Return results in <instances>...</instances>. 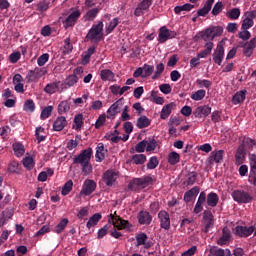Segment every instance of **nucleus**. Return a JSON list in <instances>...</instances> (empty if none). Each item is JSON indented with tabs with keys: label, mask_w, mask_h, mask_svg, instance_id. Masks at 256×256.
<instances>
[{
	"label": "nucleus",
	"mask_w": 256,
	"mask_h": 256,
	"mask_svg": "<svg viewBox=\"0 0 256 256\" xmlns=\"http://www.w3.org/2000/svg\"><path fill=\"white\" fill-rule=\"evenodd\" d=\"M86 41L91 43H99L103 39V22L94 24L86 35Z\"/></svg>",
	"instance_id": "obj_1"
},
{
	"label": "nucleus",
	"mask_w": 256,
	"mask_h": 256,
	"mask_svg": "<svg viewBox=\"0 0 256 256\" xmlns=\"http://www.w3.org/2000/svg\"><path fill=\"white\" fill-rule=\"evenodd\" d=\"M12 147L16 157H23L25 155V146L21 142H15Z\"/></svg>",
	"instance_id": "obj_30"
},
{
	"label": "nucleus",
	"mask_w": 256,
	"mask_h": 256,
	"mask_svg": "<svg viewBox=\"0 0 256 256\" xmlns=\"http://www.w3.org/2000/svg\"><path fill=\"white\" fill-rule=\"evenodd\" d=\"M255 233V226H236L235 235L238 237H249Z\"/></svg>",
	"instance_id": "obj_14"
},
{
	"label": "nucleus",
	"mask_w": 256,
	"mask_h": 256,
	"mask_svg": "<svg viewBox=\"0 0 256 256\" xmlns=\"http://www.w3.org/2000/svg\"><path fill=\"white\" fill-rule=\"evenodd\" d=\"M211 51H213V42H207L205 49L197 54L198 59H205L207 55H211Z\"/></svg>",
	"instance_id": "obj_31"
},
{
	"label": "nucleus",
	"mask_w": 256,
	"mask_h": 256,
	"mask_svg": "<svg viewBox=\"0 0 256 256\" xmlns=\"http://www.w3.org/2000/svg\"><path fill=\"white\" fill-rule=\"evenodd\" d=\"M23 165L26 169H33V167H35V162L31 157H25L23 159Z\"/></svg>",
	"instance_id": "obj_57"
},
{
	"label": "nucleus",
	"mask_w": 256,
	"mask_h": 256,
	"mask_svg": "<svg viewBox=\"0 0 256 256\" xmlns=\"http://www.w3.org/2000/svg\"><path fill=\"white\" fill-rule=\"evenodd\" d=\"M95 46H90L86 52H84L83 55V61L84 63H89V61H91V55L95 54Z\"/></svg>",
	"instance_id": "obj_44"
},
{
	"label": "nucleus",
	"mask_w": 256,
	"mask_h": 256,
	"mask_svg": "<svg viewBox=\"0 0 256 256\" xmlns=\"http://www.w3.org/2000/svg\"><path fill=\"white\" fill-rule=\"evenodd\" d=\"M155 149H157V141L155 139L146 141V151H155Z\"/></svg>",
	"instance_id": "obj_58"
},
{
	"label": "nucleus",
	"mask_w": 256,
	"mask_h": 256,
	"mask_svg": "<svg viewBox=\"0 0 256 256\" xmlns=\"http://www.w3.org/2000/svg\"><path fill=\"white\" fill-rule=\"evenodd\" d=\"M47 74V69L45 68H35L29 72V77L35 81V79H41L44 75Z\"/></svg>",
	"instance_id": "obj_23"
},
{
	"label": "nucleus",
	"mask_w": 256,
	"mask_h": 256,
	"mask_svg": "<svg viewBox=\"0 0 256 256\" xmlns=\"http://www.w3.org/2000/svg\"><path fill=\"white\" fill-rule=\"evenodd\" d=\"M244 20L242 22V30H247V29H251V27H253L254 22L253 19H255L256 17V12L252 11V12H246L244 14Z\"/></svg>",
	"instance_id": "obj_16"
},
{
	"label": "nucleus",
	"mask_w": 256,
	"mask_h": 256,
	"mask_svg": "<svg viewBox=\"0 0 256 256\" xmlns=\"http://www.w3.org/2000/svg\"><path fill=\"white\" fill-rule=\"evenodd\" d=\"M240 16H241V10L239 8H233L228 12H226V17H228V19H231L233 21L237 20V18Z\"/></svg>",
	"instance_id": "obj_38"
},
{
	"label": "nucleus",
	"mask_w": 256,
	"mask_h": 256,
	"mask_svg": "<svg viewBox=\"0 0 256 256\" xmlns=\"http://www.w3.org/2000/svg\"><path fill=\"white\" fill-rule=\"evenodd\" d=\"M232 199H234L236 203H251V201H253V196H251L249 192L243 190H234L232 192Z\"/></svg>",
	"instance_id": "obj_5"
},
{
	"label": "nucleus",
	"mask_w": 256,
	"mask_h": 256,
	"mask_svg": "<svg viewBox=\"0 0 256 256\" xmlns=\"http://www.w3.org/2000/svg\"><path fill=\"white\" fill-rule=\"evenodd\" d=\"M186 177L187 185H195V181H197V172H190Z\"/></svg>",
	"instance_id": "obj_56"
},
{
	"label": "nucleus",
	"mask_w": 256,
	"mask_h": 256,
	"mask_svg": "<svg viewBox=\"0 0 256 256\" xmlns=\"http://www.w3.org/2000/svg\"><path fill=\"white\" fill-rule=\"evenodd\" d=\"M131 161L134 165H143L147 161V156L145 154H135L132 156Z\"/></svg>",
	"instance_id": "obj_36"
},
{
	"label": "nucleus",
	"mask_w": 256,
	"mask_h": 256,
	"mask_svg": "<svg viewBox=\"0 0 256 256\" xmlns=\"http://www.w3.org/2000/svg\"><path fill=\"white\" fill-rule=\"evenodd\" d=\"M193 7H195V5L186 3L182 6H176L174 8V12L176 13V15H179V13H181V11H191V9H193Z\"/></svg>",
	"instance_id": "obj_43"
},
{
	"label": "nucleus",
	"mask_w": 256,
	"mask_h": 256,
	"mask_svg": "<svg viewBox=\"0 0 256 256\" xmlns=\"http://www.w3.org/2000/svg\"><path fill=\"white\" fill-rule=\"evenodd\" d=\"M124 108H125V98H120L114 104H112L110 108L107 110L108 119H110V117H115V115H117L120 111H123Z\"/></svg>",
	"instance_id": "obj_7"
},
{
	"label": "nucleus",
	"mask_w": 256,
	"mask_h": 256,
	"mask_svg": "<svg viewBox=\"0 0 256 256\" xmlns=\"http://www.w3.org/2000/svg\"><path fill=\"white\" fill-rule=\"evenodd\" d=\"M79 17H81V12L79 10L72 12L64 22L65 29H69V27H73L75 23H77V19H79Z\"/></svg>",
	"instance_id": "obj_18"
},
{
	"label": "nucleus",
	"mask_w": 256,
	"mask_h": 256,
	"mask_svg": "<svg viewBox=\"0 0 256 256\" xmlns=\"http://www.w3.org/2000/svg\"><path fill=\"white\" fill-rule=\"evenodd\" d=\"M181 161V156L177 152H170L168 154V163L170 165H177Z\"/></svg>",
	"instance_id": "obj_37"
},
{
	"label": "nucleus",
	"mask_w": 256,
	"mask_h": 256,
	"mask_svg": "<svg viewBox=\"0 0 256 256\" xmlns=\"http://www.w3.org/2000/svg\"><path fill=\"white\" fill-rule=\"evenodd\" d=\"M93 154V150L91 148L85 149L78 156L74 157L73 163L74 165H87L91 161V155Z\"/></svg>",
	"instance_id": "obj_4"
},
{
	"label": "nucleus",
	"mask_w": 256,
	"mask_h": 256,
	"mask_svg": "<svg viewBox=\"0 0 256 256\" xmlns=\"http://www.w3.org/2000/svg\"><path fill=\"white\" fill-rule=\"evenodd\" d=\"M8 171H10V173H19V171H21V168L19 167V162L12 161L9 164Z\"/></svg>",
	"instance_id": "obj_53"
},
{
	"label": "nucleus",
	"mask_w": 256,
	"mask_h": 256,
	"mask_svg": "<svg viewBox=\"0 0 256 256\" xmlns=\"http://www.w3.org/2000/svg\"><path fill=\"white\" fill-rule=\"evenodd\" d=\"M100 77L102 81H113L115 79V73L109 69L101 70Z\"/></svg>",
	"instance_id": "obj_33"
},
{
	"label": "nucleus",
	"mask_w": 256,
	"mask_h": 256,
	"mask_svg": "<svg viewBox=\"0 0 256 256\" xmlns=\"http://www.w3.org/2000/svg\"><path fill=\"white\" fill-rule=\"evenodd\" d=\"M199 191H200V189L197 186H195L192 189L188 190L184 194V201L186 203H191V201L193 200V197H197V195H199Z\"/></svg>",
	"instance_id": "obj_24"
},
{
	"label": "nucleus",
	"mask_w": 256,
	"mask_h": 256,
	"mask_svg": "<svg viewBox=\"0 0 256 256\" xmlns=\"http://www.w3.org/2000/svg\"><path fill=\"white\" fill-rule=\"evenodd\" d=\"M117 179H119V171L115 169L106 170L102 174V181L106 187H113L117 183Z\"/></svg>",
	"instance_id": "obj_3"
},
{
	"label": "nucleus",
	"mask_w": 256,
	"mask_h": 256,
	"mask_svg": "<svg viewBox=\"0 0 256 256\" xmlns=\"http://www.w3.org/2000/svg\"><path fill=\"white\" fill-rule=\"evenodd\" d=\"M158 219L160 221V226L162 229H165L166 231H169V229H171V218L167 211L161 210L158 213Z\"/></svg>",
	"instance_id": "obj_10"
},
{
	"label": "nucleus",
	"mask_w": 256,
	"mask_h": 256,
	"mask_svg": "<svg viewBox=\"0 0 256 256\" xmlns=\"http://www.w3.org/2000/svg\"><path fill=\"white\" fill-rule=\"evenodd\" d=\"M117 25H119V18H114L108 25V27L106 28V33H113V31H115V28L117 27Z\"/></svg>",
	"instance_id": "obj_50"
},
{
	"label": "nucleus",
	"mask_w": 256,
	"mask_h": 256,
	"mask_svg": "<svg viewBox=\"0 0 256 256\" xmlns=\"http://www.w3.org/2000/svg\"><path fill=\"white\" fill-rule=\"evenodd\" d=\"M222 237H220L217 241L218 245H227L229 243V239L231 238V232L229 228H223L222 230Z\"/></svg>",
	"instance_id": "obj_28"
},
{
	"label": "nucleus",
	"mask_w": 256,
	"mask_h": 256,
	"mask_svg": "<svg viewBox=\"0 0 256 256\" xmlns=\"http://www.w3.org/2000/svg\"><path fill=\"white\" fill-rule=\"evenodd\" d=\"M97 189V183L93 180H85L80 195H85L86 197L91 195Z\"/></svg>",
	"instance_id": "obj_12"
},
{
	"label": "nucleus",
	"mask_w": 256,
	"mask_h": 256,
	"mask_svg": "<svg viewBox=\"0 0 256 256\" xmlns=\"http://www.w3.org/2000/svg\"><path fill=\"white\" fill-rule=\"evenodd\" d=\"M73 191V180H69L65 183V185L62 188V195H69Z\"/></svg>",
	"instance_id": "obj_45"
},
{
	"label": "nucleus",
	"mask_w": 256,
	"mask_h": 256,
	"mask_svg": "<svg viewBox=\"0 0 256 256\" xmlns=\"http://www.w3.org/2000/svg\"><path fill=\"white\" fill-rule=\"evenodd\" d=\"M177 32L169 30L167 27L162 26L159 29L158 41L159 43H165L168 39H175Z\"/></svg>",
	"instance_id": "obj_6"
},
{
	"label": "nucleus",
	"mask_w": 256,
	"mask_h": 256,
	"mask_svg": "<svg viewBox=\"0 0 256 256\" xmlns=\"http://www.w3.org/2000/svg\"><path fill=\"white\" fill-rule=\"evenodd\" d=\"M142 71V77H151V75H153V71H155V67L145 64L144 67L142 68Z\"/></svg>",
	"instance_id": "obj_47"
},
{
	"label": "nucleus",
	"mask_w": 256,
	"mask_h": 256,
	"mask_svg": "<svg viewBox=\"0 0 256 256\" xmlns=\"http://www.w3.org/2000/svg\"><path fill=\"white\" fill-rule=\"evenodd\" d=\"M253 50L254 48L249 46V44L245 43L244 44V49H243V55H245V57H251V55H253Z\"/></svg>",
	"instance_id": "obj_62"
},
{
	"label": "nucleus",
	"mask_w": 256,
	"mask_h": 256,
	"mask_svg": "<svg viewBox=\"0 0 256 256\" xmlns=\"http://www.w3.org/2000/svg\"><path fill=\"white\" fill-rule=\"evenodd\" d=\"M116 227V229H129V221L121 219V217L117 216V212L114 214H110L109 223H111Z\"/></svg>",
	"instance_id": "obj_8"
},
{
	"label": "nucleus",
	"mask_w": 256,
	"mask_h": 256,
	"mask_svg": "<svg viewBox=\"0 0 256 256\" xmlns=\"http://www.w3.org/2000/svg\"><path fill=\"white\" fill-rule=\"evenodd\" d=\"M105 153H107V150H105V145L103 143H99L96 148V161L101 163L105 159Z\"/></svg>",
	"instance_id": "obj_29"
},
{
	"label": "nucleus",
	"mask_w": 256,
	"mask_h": 256,
	"mask_svg": "<svg viewBox=\"0 0 256 256\" xmlns=\"http://www.w3.org/2000/svg\"><path fill=\"white\" fill-rule=\"evenodd\" d=\"M204 224H205V232L209 231V229L213 228V225H215V220L213 218V213L211 211H204L203 214Z\"/></svg>",
	"instance_id": "obj_19"
},
{
	"label": "nucleus",
	"mask_w": 256,
	"mask_h": 256,
	"mask_svg": "<svg viewBox=\"0 0 256 256\" xmlns=\"http://www.w3.org/2000/svg\"><path fill=\"white\" fill-rule=\"evenodd\" d=\"M177 107L175 102H171L169 104H166L163 106L161 112H160V119L165 120L169 118V115H171L172 111Z\"/></svg>",
	"instance_id": "obj_20"
},
{
	"label": "nucleus",
	"mask_w": 256,
	"mask_h": 256,
	"mask_svg": "<svg viewBox=\"0 0 256 256\" xmlns=\"http://www.w3.org/2000/svg\"><path fill=\"white\" fill-rule=\"evenodd\" d=\"M153 221V217L149 215V212L147 211H141L138 214V222L140 225H151V222Z\"/></svg>",
	"instance_id": "obj_21"
},
{
	"label": "nucleus",
	"mask_w": 256,
	"mask_h": 256,
	"mask_svg": "<svg viewBox=\"0 0 256 256\" xmlns=\"http://www.w3.org/2000/svg\"><path fill=\"white\" fill-rule=\"evenodd\" d=\"M249 159H250V166H251L250 171H252V173H256V155L250 154Z\"/></svg>",
	"instance_id": "obj_63"
},
{
	"label": "nucleus",
	"mask_w": 256,
	"mask_h": 256,
	"mask_svg": "<svg viewBox=\"0 0 256 256\" xmlns=\"http://www.w3.org/2000/svg\"><path fill=\"white\" fill-rule=\"evenodd\" d=\"M222 11H223V2H217L212 9V15L217 16Z\"/></svg>",
	"instance_id": "obj_59"
},
{
	"label": "nucleus",
	"mask_w": 256,
	"mask_h": 256,
	"mask_svg": "<svg viewBox=\"0 0 256 256\" xmlns=\"http://www.w3.org/2000/svg\"><path fill=\"white\" fill-rule=\"evenodd\" d=\"M149 237L145 233H140L136 235V247H141L143 245L144 249H151L153 247V242L148 241Z\"/></svg>",
	"instance_id": "obj_13"
},
{
	"label": "nucleus",
	"mask_w": 256,
	"mask_h": 256,
	"mask_svg": "<svg viewBox=\"0 0 256 256\" xmlns=\"http://www.w3.org/2000/svg\"><path fill=\"white\" fill-rule=\"evenodd\" d=\"M153 183V178L151 176H144L142 178H135L128 184V189L130 191H139V189H145Z\"/></svg>",
	"instance_id": "obj_2"
},
{
	"label": "nucleus",
	"mask_w": 256,
	"mask_h": 256,
	"mask_svg": "<svg viewBox=\"0 0 256 256\" xmlns=\"http://www.w3.org/2000/svg\"><path fill=\"white\" fill-rule=\"evenodd\" d=\"M68 224L69 219L63 218L56 226L55 233H57L58 235L63 233V231H65V227H67Z\"/></svg>",
	"instance_id": "obj_41"
},
{
	"label": "nucleus",
	"mask_w": 256,
	"mask_h": 256,
	"mask_svg": "<svg viewBox=\"0 0 256 256\" xmlns=\"http://www.w3.org/2000/svg\"><path fill=\"white\" fill-rule=\"evenodd\" d=\"M150 125H151V120H149L147 116H141L140 118H138L137 124H136L138 129H145V127H149Z\"/></svg>",
	"instance_id": "obj_35"
},
{
	"label": "nucleus",
	"mask_w": 256,
	"mask_h": 256,
	"mask_svg": "<svg viewBox=\"0 0 256 256\" xmlns=\"http://www.w3.org/2000/svg\"><path fill=\"white\" fill-rule=\"evenodd\" d=\"M159 165V160L157 157H151L149 162L147 163L148 169H155Z\"/></svg>",
	"instance_id": "obj_61"
},
{
	"label": "nucleus",
	"mask_w": 256,
	"mask_h": 256,
	"mask_svg": "<svg viewBox=\"0 0 256 256\" xmlns=\"http://www.w3.org/2000/svg\"><path fill=\"white\" fill-rule=\"evenodd\" d=\"M243 143L248 146V149L256 148V141L251 138H244Z\"/></svg>",
	"instance_id": "obj_64"
},
{
	"label": "nucleus",
	"mask_w": 256,
	"mask_h": 256,
	"mask_svg": "<svg viewBox=\"0 0 256 256\" xmlns=\"http://www.w3.org/2000/svg\"><path fill=\"white\" fill-rule=\"evenodd\" d=\"M244 101H245V91L237 92L232 98V102L234 103V105H239V103H243Z\"/></svg>",
	"instance_id": "obj_40"
},
{
	"label": "nucleus",
	"mask_w": 256,
	"mask_h": 256,
	"mask_svg": "<svg viewBox=\"0 0 256 256\" xmlns=\"http://www.w3.org/2000/svg\"><path fill=\"white\" fill-rule=\"evenodd\" d=\"M214 63L221 65L223 63V57H225V49L223 44L219 43L212 55Z\"/></svg>",
	"instance_id": "obj_15"
},
{
	"label": "nucleus",
	"mask_w": 256,
	"mask_h": 256,
	"mask_svg": "<svg viewBox=\"0 0 256 256\" xmlns=\"http://www.w3.org/2000/svg\"><path fill=\"white\" fill-rule=\"evenodd\" d=\"M65 125H67V119H65L64 116H60L55 120L53 129L54 131H63V129H65Z\"/></svg>",
	"instance_id": "obj_27"
},
{
	"label": "nucleus",
	"mask_w": 256,
	"mask_h": 256,
	"mask_svg": "<svg viewBox=\"0 0 256 256\" xmlns=\"http://www.w3.org/2000/svg\"><path fill=\"white\" fill-rule=\"evenodd\" d=\"M41 133H45V128L43 127H38L36 128V139H37V143H41V141H45V136Z\"/></svg>",
	"instance_id": "obj_52"
},
{
	"label": "nucleus",
	"mask_w": 256,
	"mask_h": 256,
	"mask_svg": "<svg viewBox=\"0 0 256 256\" xmlns=\"http://www.w3.org/2000/svg\"><path fill=\"white\" fill-rule=\"evenodd\" d=\"M70 109H71V103H69V101H67V100L62 101L58 105V113L60 115H63V113H67Z\"/></svg>",
	"instance_id": "obj_39"
},
{
	"label": "nucleus",
	"mask_w": 256,
	"mask_h": 256,
	"mask_svg": "<svg viewBox=\"0 0 256 256\" xmlns=\"http://www.w3.org/2000/svg\"><path fill=\"white\" fill-rule=\"evenodd\" d=\"M47 61H49V54L45 53L38 57L37 63L39 65V67H43V65H45V63H47Z\"/></svg>",
	"instance_id": "obj_60"
},
{
	"label": "nucleus",
	"mask_w": 256,
	"mask_h": 256,
	"mask_svg": "<svg viewBox=\"0 0 256 256\" xmlns=\"http://www.w3.org/2000/svg\"><path fill=\"white\" fill-rule=\"evenodd\" d=\"M24 111H28L29 113H33V111H35V102H33V100H27L24 103Z\"/></svg>",
	"instance_id": "obj_54"
},
{
	"label": "nucleus",
	"mask_w": 256,
	"mask_h": 256,
	"mask_svg": "<svg viewBox=\"0 0 256 256\" xmlns=\"http://www.w3.org/2000/svg\"><path fill=\"white\" fill-rule=\"evenodd\" d=\"M165 71V64L164 63H160L156 66V71L154 73V75L152 76V79H159V77H161V73H163Z\"/></svg>",
	"instance_id": "obj_48"
},
{
	"label": "nucleus",
	"mask_w": 256,
	"mask_h": 256,
	"mask_svg": "<svg viewBox=\"0 0 256 256\" xmlns=\"http://www.w3.org/2000/svg\"><path fill=\"white\" fill-rule=\"evenodd\" d=\"M205 94V90H198L191 95V99H193V101H201L205 98Z\"/></svg>",
	"instance_id": "obj_49"
},
{
	"label": "nucleus",
	"mask_w": 256,
	"mask_h": 256,
	"mask_svg": "<svg viewBox=\"0 0 256 256\" xmlns=\"http://www.w3.org/2000/svg\"><path fill=\"white\" fill-rule=\"evenodd\" d=\"M201 38L203 41H213L215 39V36L213 35V31L211 28H208L201 32Z\"/></svg>",
	"instance_id": "obj_42"
},
{
	"label": "nucleus",
	"mask_w": 256,
	"mask_h": 256,
	"mask_svg": "<svg viewBox=\"0 0 256 256\" xmlns=\"http://www.w3.org/2000/svg\"><path fill=\"white\" fill-rule=\"evenodd\" d=\"M101 213H95L90 219L88 220L86 227L91 229V227H95L99 221H101Z\"/></svg>",
	"instance_id": "obj_34"
},
{
	"label": "nucleus",
	"mask_w": 256,
	"mask_h": 256,
	"mask_svg": "<svg viewBox=\"0 0 256 256\" xmlns=\"http://www.w3.org/2000/svg\"><path fill=\"white\" fill-rule=\"evenodd\" d=\"M78 82H79V76L70 75L66 78V85L69 87H73Z\"/></svg>",
	"instance_id": "obj_51"
},
{
	"label": "nucleus",
	"mask_w": 256,
	"mask_h": 256,
	"mask_svg": "<svg viewBox=\"0 0 256 256\" xmlns=\"http://www.w3.org/2000/svg\"><path fill=\"white\" fill-rule=\"evenodd\" d=\"M206 201H207V193L201 192L199 197H198L197 203L195 205L194 213H196V214L201 213V211H203V204Z\"/></svg>",
	"instance_id": "obj_22"
},
{
	"label": "nucleus",
	"mask_w": 256,
	"mask_h": 256,
	"mask_svg": "<svg viewBox=\"0 0 256 256\" xmlns=\"http://www.w3.org/2000/svg\"><path fill=\"white\" fill-rule=\"evenodd\" d=\"M51 113H53V106L45 107L41 112V119H48L51 117Z\"/></svg>",
	"instance_id": "obj_55"
},
{
	"label": "nucleus",
	"mask_w": 256,
	"mask_h": 256,
	"mask_svg": "<svg viewBox=\"0 0 256 256\" xmlns=\"http://www.w3.org/2000/svg\"><path fill=\"white\" fill-rule=\"evenodd\" d=\"M206 203L209 207H217L219 203V195L215 192H211L206 197Z\"/></svg>",
	"instance_id": "obj_26"
},
{
	"label": "nucleus",
	"mask_w": 256,
	"mask_h": 256,
	"mask_svg": "<svg viewBox=\"0 0 256 256\" xmlns=\"http://www.w3.org/2000/svg\"><path fill=\"white\" fill-rule=\"evenodd\" d=\"M61 81H55L47 84L44 88L45 93H48V95H53V93H61L63 89H61Z\"/></svg>",
	"instance_id": "obj_17"
},
{
	"label": "nucleus",
	"mask_w": 256,
	"mask_h": 256,
	"mask_svg": "<svg viewBox=\"0 0 256 256\" xmlns=\"http://www.w3.org/2000/svg\"><path fill=\"white\" fill-rule=\"evenodd\" d=\"M224 154L225 151L223 150L213 151L210 156V161H214L215 163H222Z\"/></svg>",
	"instance_id": "obj_32"
},
{
	"label": "nucleus",
	"mask_w": 256,
	"mask_h": 256,
	"mask_svg": "<svg viewBox=\"0 0 256 256\" xmlns=\"http://www.w3.org/2000/svg\"><path fill=\"white\" fill-rule=\"evenodd\" d=\"M98 14L99 10L97 8L91 9L86 13L85 19L86 21H93Z\"/></svg>",
	"instance_id": "obj_46"
},
{
	"label": "nucleus",
	"mask_w": 256,
	"mask_h": 256,
	"mask_svg": "<svg viewBox=\"0 0 256 256\" xmlns=\"http://www.w3.org/2000/svg\"><path fill=\"white\" fill-rule=\"evenodd\" d=\"M153 5V0H142L134 11L135 17H141L145 15V11H149V7Z\"/></svg>",
	"instance_id": "obj_11"
},
{
	"label": "nucleus",
	"mask_w": 256,
	"mask_h": 256,
	"mask_svg": "<svg viewBox=\"0 0 256 256\" xmlns=\"http://www.w3.org/2000/svg\"><path fill=\"white\" fill-rule=\"evenodd\" d=\"M192 115L195 119H205V117L211 115V107L208 105L198 106L193 110Z\"/></svg>",
	"instance_id": "obj_9"
},
{
	"label": "nucleus",
	"mask_w": 256,
	"mask_h": 256,
	"mask_svg": "<svg viewBox=\"0 0 256 256\" xmlns=\"http://www.w3.org/2000/svg\"><path fill=\"white\" fill-rule=\"evenodd\" d=\"M214 3H215V0H207L204 7L198 10L197 12L198 17H205V15H208Z\"/></svg>",
	"instance_id": "obj_25"
}]
</instances>
